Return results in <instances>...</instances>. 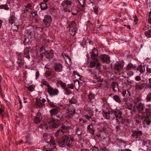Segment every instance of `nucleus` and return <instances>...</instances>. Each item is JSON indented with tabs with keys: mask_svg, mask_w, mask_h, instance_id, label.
Listing matches in <instances>:
<instances>
[{
	"mask_svg": "<svg viewBox=\"0 0 151 151\" xmlns=\"http://www.w3.org/2000/svg\"><path fill=\"white\" fill-rule=\"evenodd\" d=\"M9 23L11 24H14L15 21V17L14 15H11L9 19Z\"/></svg>",
	"mask_w": 151,
	"mask_h": 151,
	"instance_id": "obj_29",
	"label": "nucleus"
},
{
	"mask_svg": "<svg viewBox=\"0 0 151 151\" xmlns=\"http://www.w3.org/2000/svg\"><path fill=\"white\" fill-rule=\"evenodd\" d=\"M144 121L145 122L146 124L147 125H149L150 123V120L148 118H146L144 120Z\"/></svg>",
	"mask_w": 151,
	"mask_h": 151,
	"instance_id": "obj_47",
	"label": "nucleus"
},
{
	"mask_svg": "<svg viewBox=\"0 0 151 151\" xmlns=\"http://www.w3.org/2000/svg\"><path fill=\"white\" fill-rule=\"evenodd\" d=\"M29 38H29V37L24 36L23 40V43L24 44V45H27V43H28L29 41Z\"/></svg>",
	"mask_w": 151,
	"mask_h": 151,
	"instance_id": "obj_37",
	"label": "nucleus"
},
{
	"mask_svg": "<svg viewBox=\"0 0 151 151\" xmlns=\"http://www.w3.org/2000/svg\"><path fill=\"white\" fill-rule=\"evenodd\" d=\"M13 29L14 30L17 31L18 29V27L17 26L14 25L12 27Z\"/></svg>",
	"mask_w": 151,
	"mask_h": 151,
	"instance_id": "obj_54",
	"label": "nucleus"
},
{
	"mask_svg": "<svg viewBox=\"0 0 151 151\" xmlns=\"http://www.w3.org/2000/svg\"><path fill=\"white\" fill-rule=\"evenodd\" d=\"M118 86V84L116 82H113L112 83L111 88L114 91H115L119 90Z\"/></svg>",
	"mask_w": 151,
	"mask_h": 151,
	"instance_id": "obj_25",
	"label": "nucleus"
},
{
	"mask_svg": "<svg viewBox=\"0 0 151 151\" xmlns=\"http://www.w3.org/2000/svg\"><path fill=\"white\" fill-rule=\"evenodd\" d=\"M68 87L71 89H73L74 87V86L73 84H70L68 85Z\"/></svg>",
	"mask_w": 151,
	"mask_h": 151,
	"instance_id": "obj_60",
	"label": "nucleus"
},
{
	"mask_svg": "<svg viewBox=\"0 0 151 151\" xmlns=\"http://www.w3.org/2000/svg\"><path fill=\"white\" fill-rule=\"evenodd\" d=\"M87 128L89 132L92 134H94V130L92 125L90 124L88 126Z\"/></svg>",
	"mask_w": 151,
	"mask_h": 151,
	"instance_id": "obj_28",
	"label": "nucleus"
},
{
	"mask_svg": "<svg viewBox=\"0 0 151 151\" xmlns=\"http://www.w3.org/2000/svg\"><path fill=\"white\" fill-rule=\"evenodd\" d=\"M48 40L43 37L40 38V42L42 44H45L46 42H47Z\"/></svg>",
	"mask_w": 151,
	"mask_h": 151,
	"instance_id": "obj_41",
	"label": "nucleus"
},
{
	"mask_svg": "<svg viewBox=\"0 0 151 151\" xmlns=\"http://www.w3.org/2000/svg\"><path fill=\"white\" fill-rule=\"evenodd\" d=\"M39 73L38 72H37L36 73V79H37L39 76Z\"/></svg>",
	"mask_w": 151,
	"mask_h": 151,
	"instance_id": "obj_61",
	"label": "nucleus"
},
{
	"mask_svg": "<svg viewBox=\"0 0 151 151\" xmlns=\"http://www.w3.org/2000/svg\"><path fill=\"white\" fill-rule=\"evenodd\" d=\"M146 86V83L143 82L138 83L135 85V89L136 91H138L145 88Z\"/></svg>",
	"mask_w": 151,
	"mask_h": 151,
	"instance_id": "obj_14",
	"label": "nucleus"
},
{
	"mask_svg": "<svg viewBox=\"0 0 151 151\" xmlns=\"http://www.w3.org/2000/svg\"><path fill=\"white\" fill-rule=\"evenodd\" d=\"M31 14V16L33 17H34L37 15V12H36L35 11L33 10L32 9L31 10V11H30V12Z\"/></svg>",
	"mask_w": 151,
	"mask_h": 151,
	"instance_id": "obj_42",
	"label": "nucleus"
},
{
	"mask_svg": "<svg viewBox=\"0 0 151 151\" xmlns=\"http://www.w3.org/2000/svg\"><path fill=\"white\" fill-rule=\"evenodd\" d=\"M66 113H68V114L66 116V117L69 119H70L72 116L74 115L75 111L74 109L71 110L70 109H69L68 112H67Z\"/></svg>",
	"mask_w": 151,
	"mask_h": 151,
	"instance_id": "obj_21",
	"label": "nucleus"
},
{
	"mask_svg": "<svg viewBox=\"0 0 151 151\" xmlns=\"http://www.w3.org/2000/svg\"><path fill=\"white\" fill-rule=\"evenodd\" d=\"M72 91L67 88H65V93L67 95H69L71 94Z\"/></svg>",
	"mask_w": 151,
	"mask_h": 151,
	"instance_id": "obj_38",
	"label": "nucleus"
},
{
	"mask_svg": "<svg viewBox=\"0 0 151 151\" xmlns=\"http://www.w3.org/2000/svg\"><path fill=\"white\" fill-rule=\"evenodd\" d=\"M73 2L69 0H65L63 1L61 5L65 11L70 12L72 10V8L68 6L71 5Z\"/></svg>",
	"mask_w": 151,
	"mask_h": 151,
	"instance_id": "obj_6",
	"label": "nucleus"
},
{
	"mask_svg": "<svg viewBox=\"0 0 151 151\" xmlns=\"http://www.w3.org/2000/svg\"><path fill=\"white\" fill-rule=\"evenodd\" d=\"M32 30H28L25 35V37H29L31 38L33 35H32Z\"/></svg>",
	"mask_w": 151,
	"mask_h": 151,
	"instance_id": "obj_31",
	"label": "nucleus"
},
{
	"mask_svg": "<svg viewBox=\"0 0 151 151\" xmlns=\"http://www.w3.org/2000/svg\"><path fill=\"white\" fill-rule=\"evenodd\" d=\"M124 66L123 63L119 62L115 65L114 66V68L115 72L119 73L121 71Z\"/></svg>",
	"mask_w": 151,
	"mask_h": 151,
	"instance_id": "obj_13",
	"label": "nucleus"
},
{
	"mask_svg": "<svg viewBox=\"0 0 151 151\" xmlns=\"http://www.w3.org/2000/svg\"><path fill=\"white\" fill-rule=\"evenodd\" d=\"M32 9V5L31 3H29L23 6L22 15L24 17H26L28 13H29Z\"/></svg>",
	"mask_w": 151,
	"mask_h": 151,
	"instance_id": "obj_5",
	"label": "nucleus"
},
{
	"mask_svg": "<svg viewBox=\"0 0 151 151\" xmlns=\"http://www.w3.org/2000/svg\"><path fill=\"white\" fill-rule=\"evenodd\" d=\"M101 150L102 151H107V150L106 147H102V148H101Z\"/></svg>",
	"mask_w": 151,
	"mask_h": 151,
	"instance_id": "obj_63",
	"label": "nucleus"
},
{
	"mask_svg": "<svg viewBox=\"0 0 151 151\" xmlns=\"http://www.w3.org/2000/svg\"><path fill=\"white\" fill-rule=\"evenodd\" d=\"M59 109V107H57L52 109L50 110V113L52 120L50 122H48L47 124L46 127L47 129L48 130L58 127V124L57 123V121L58 119H57L56 118H59V116L57 115Z\"/></svg>",
	"mask_w": 151,
	"mask_h": 151,
	"instance_id": "obj_2",
	"label": "nucleus"
},
{
	"mask_svg": "<svg viewBox=\"0 0 151 151\" xmlns=\"http://www.w3.org/2000/svg\"><path fill=\"white\" fill-rule=\"evenodd\" d=\"M93 11L96 14L98 13V9L97 7H95L93 8Z\"/></svg>",
	"mask_w": 151,
	"mask_h": 151,
	"instance_id": "obj_51",
	"label": "nucleus"
},
{
	"mask_svg": "<svg viewBox=\"0 0 151 151\" xmlns=\"http://www.w3.org/2000/svg\"><path fill=\"white\" fill-rule=\"evenodd\" d=\"M109 112V109L106 108L104 107L103 109V114H106Z\"/></svg>",
	"mask_w": 151,
	"mask_h": 151,
	"instance_id": "obj_44",
	"label": "nucleus"
},
{
	"mask_svg": "<svg viewBox=\"0 0 151 151\" xmlns=\"http://www.w3.org/2000/svg\"><path fill=\"white\" fill-rule=\"evenodd\" d=\"M69 128V126H66L65 125H63L61 127V129L58 130L55 134V136L56 138L62 137L61 139L58 141L59 145L61 147L67 146L68 147H70L73 146V138L65 134L66 132H68Z\"/></svg>",
	"mask_w": 151,
	"mask_h": 151,
	"instance_id": "obj_1",
	"label": "nucleus"
},
{
	"mask_svg": "<svg viewBox=\"0 0 151 151\" xmlns=\"http://www.w3.org/2000/svg\"><path fill=\"white\" fill-rule=\"evenodd\" d=\"M137 70L140 72V73L139 75H140L141 74L145 72V67L144 65H140L138 67V68L137 69Z\"/></svg>",
	"mask_w": 151,
	"mask_h": 151,
	"instance_id": "obj_26",
	"label": "nucleus"
},
{
	"mask_svg": "<svg viewBox=\"0 0 151 151\" xmlns=\"http://www.w3.org/2000/svg\"><path fill=\"white\" fill-rule=\"evenodd\" d=\"M45 101L46 100L44 99H43L41 100L40 99L37 98L36 99L35 104L38 107L42 108L45 106L44 103Z\"/></svg>",
	"mask_w": 151,
	"mask_h": 151,
	"instance_id": "obj_16",
	"label": "nucleus"
},
{
	"mask_svg": "<svg viewBox=\"0 0 151 151\" xmlns=\"http://www.w3.org/2000/svg\"><path fill=\"white\" fill-rule=\"evenodd\" d=\"M40 8L42 10L46 9L47 8V6L46 3H41L40 4Z\"/></svg>",
	"mask_w": 151,
	"mask_h": 151,
	"instance_id": "obj_32",
	"label": "nucleus"
},
{
	"mask_svg": "<svg viewBox=\"0 0 151 151\" xmlns=\"http://www.w3.org/2000/svg\"><path fill=\"white\" fill-rule=\"evenodd\" d=\"M41 83L42 85H45L47 86V85H49L48 84L47 82L45 81V79H42L41 81Z\"/></svg>",
	"mask_w": 151,
	"mask_h": 151,
	"instance_id": "obj_45",
	"label": "nucleus"
},
{
	"mask_svg": "<svg viewBox=\"0 0 151 151\" xmlns=\"http://www.w3.org/2000/svg\"><path fill=\"white\" fill-rule=\"evenodd\" d=\"M147 71L148 73H151V68H149L147 65L146 67Z\"/></svg>",
	"mask_w": 151,
	"mask_h": 151,
	"instance_id": "obj_59",
	"label": "nucleus"
},
{
	"mask_svg": "<svg viewBox=\"0 0 151 151\" xmlns=\"http://www.w3.org/2000/svg\"><path fill=\"white\" fill-rule=\"evenodd\" d=\"M103 81V80H101L100 81H93V82L94 83H96V82H97V83L96 85V87H99L101 86V82Z\"/></svg>",
	"mask_w": 151,
	"mask_h": 151,
	"instance_id": "obj_35",
	"label": "nucleus"
},
{
	"mask_svg": "<svg viewBox=\"0 0 151 151\" xmlns=\"http://www.w3.org/2000/svg\"><path fill=\"white\" fill-rule=\"evenodd\" d=\"M65 56L67 57L66 60H65L67 61V60L68 59L69 61H70L71 60L70 58L69 57V56L67 54H65Z\"/></svg>",
	"mask_w": 151,
	"mask_h": 151,
	"instance_id": "obj_58",
	"label": "nucleus"
},
{
	"mask_svg": "<svg viewBox=\"0 0 151 151\" xmlns=\"http://www.w3.org/2000/svg\"><path fill=\"white\" fill-rule=\"evenodd\" d=\"M103 115L105 119L108 120L110 119V112L106 114H103Z\"/></svg>",
	"mask_w": 151,
	"mask_h": 151,
	"instance_id": "obj_34",
	"label": "nucleus"
},
{
	"mask_svg": "<svg viewBox=\"0 0 151 151\" xmlns=\"http://www.w3.org/2000/svg\"><path fill=\"white\" fill-rule=\"evenodd\" d=\"M136 67V66L134 65H133L132 63H129L127 65L126 70L127 71L130 70H133Z\"/></svg>",
	"mask_w": 151,
	"mask_h": 151,
	"instance_id": "obj_23",
	"label": "nucleus"
},
{
	"mask_svg": "<svg viewBox=\"0 0 151 151\" xmlns=\"http://www.w3.org/2000/svg\"><path fill=\"white\" fill-rule=\"evenodd\" d=\"M47 90L48 93L51 96L57 95L59 93V91L58 89L52 88L50 85H47Z\"/></svg>",
	"mask_w": 151,
	"mask_h": 151,
	"instance_id": "obj_8",
	"label": "nucleus"
},
{
	"mask_svg": "<svg viewBox=\"0 0 151 151\" xmlns=\"http://www.w3.org/2000/svg\"><path fill=\"white\" fill-rule=\"evenodd\" d=\"M132 137L134 139H140L142 133L140 130H132Z\"/></svg>",
	"mask_w": 151,
	"mask_h": 151,
	"instance_id": "obj_11",
	"label": "nucleus"
},
{
	"mask_svg": "<svg viewBox=\"0 0 151 151\" xmlns=\"http://www.w3.org/2000/svg\"><path fill=\"white\" fill-rule=\"evenodd\" d=\"M76 27H70L69 31L71 35H73L76 33Z\"/></svg>",
	"mask_w": 151,
	"mask_h": 151,
	"instance_id": "obj_30",
	"label": "nucleus"
},
{
	"mask_svg": "<svg viewBox=\"0 0 151 151\" xmlns=\"http://www.w3.org/2000/svg\"><path fill=\"white\" fill-rule=\"evenodd\" d=\"M83 130L82 127L81 125L77 126L76 129V134L78 135L81 134Z\"/></svg>",
	"mask_w": 151,
	"mask_h": 151,
	"instance_id": "obj_22",
	"label": "nucleus"
},
{
	"mask_svg": "<svg viewBox=\"0 0 151 151\" xmlns=\"http://www.w3.org/2000/svg\"><path fill=\"white\" fill-rule=\"evenodd\" d=\"M86 118L89 120H90V119H91V117L88 115H86L85 116Z\"/></svg>",
	"mask_w": 151,
	"mask_h": 151,
	"instance_id": "obj_64",
	"label": "nucleus"
},
{
	"mask_svg": "<svg viewBox=\"0 0 151 151\" xmlns=\"http://www.w3.org/2000/svg\"><path fill=\"white\" fill-rule=\"evenodd\" d=\"M137 108L139 112L143 115H147L148 113L151 111L150 109L148 110L147 109L145 108L144 104L141 103H139Z\"/></svg>",
	"mask_w": 151,
	"mask_h": 151,
	"instance_id": "obj_4",
	"label": "nucleus"
},
{
	"mask_svg": "<svg viewBox=\"0 0 151 151\" xmlns=\"http://www.w3.org/2000/svg\"><path fill=\"white\" fill-rule=\"evenodd\" d=\"M19 108L20 109H21L22 108V101L21 100H20L19 101Z\"/></svg>",
	"mask_w": 151,
	"mask_h": 151,
	"instance_id": "obj_62",
	"label": "nucleus"
},
{
	"mask_svg": "<svg viewBox=\"0 0 151 151\" xmlns=\"http://www.w3.org/2000/svg\"><path fill=\"white\" fill-rule=\"evenodd\" d=\"M43 21L44 24L47 27H50L52 21V18L50 16L46 15L44 17V19Z\"/></svg>",
	"mask_w": 151,
	"mask_h": 151,
	"instance_id": "obj_10",
	"label": "nucleus"
},
{
	"mask_svg": "<svg viewBox=\"0 0 151 151\" xmlns=\"http://www.w3.org/2000/svg\"><path fill=\"white\" fill-rule=\"evenodd\" d=\"M98 53L97 50L95 48L92 50L91 53V59L98 58Z\"/></svg>",
	"mask_w": 151,
	"mask_h": 151,
	"instance_id": "obj_20",
	"label": "nucleus"
},
{
	"mask_svg": "<svg viewBox=\"0 0 151 151\" xmlns=\"http://www.w3.org/2000/svg\"><path fill=\"white\" fill-rule=\"evenodd\" d=\"M91 149L92 151H99L98 148L96 147H92Z\"/></svg>",
	"mask_w": 151,
	"mask_h": 151,
	"instance_id": "obj_55",
	"label": "nucleus"
},
{
	"mask_svg": "<svg viewBox=\"0 0 151 151\" xmlns=\"http://www.w3.org/2000/svg\"><path fill=\"white\" fill-rule=\"evenodd\" d=\"M110 118L112 120H116L117 122L122 123L123 122V118L122 116V113L119 109H112L110 111Z\"/></svg>",
	"mask_w": 151,
	"mask_h": 151,
	"instance_id": "obj_3",
	"label": "nucleus"
},
{
	"mask_svg": "<svg viewBox=\"0 0 151 151\" xmlns=\"http://www.w3.org/2000/svg\"><path fill=\"white\" fill-rule=\"evenodd\" d=\"M42 119L41 114L40 112H38L34 117V121L36 124L40 123Z\"/></svg>",
	"mask_w": 151,
	"mask_h": 151,
	"instance_id": "obj_17",
	"label": "nucleus"
},
{
	"mask_svg": "<svg viewBox=\"0 0 151 151\" xmlns=\"http://www.w3.org/2000/svg\"><path fill=\"white\" fill-rule=\"evenodd\" d=\"M78 3L81 5H83L84 4V0H77Z\"/></svg>",
	"mask_w": 151,
	"mask_h": 151,
	"instance_id": "obj_57",
	"label": "nucleus"
},
{
	"mask_svg": "<svg viewBox=\"0 0 151 151\" xmlns=\"http://www.w3.org/2000/svg\"><path fill=\"white\" fill-rule=\"evenodd\" d=\"M43 137L47 143H49L50 145H53L55 144V141L54 138L52 137L50 134L47 133H44L43 134Z\"/></svg>",
	"mask_w": 151,
	"mask_h": 151,
	"instance_id": "obj_9",
	"label": "nucleus"
},
{
	"mask_svg": "<svg viewBox=\"0 0 151 151\" xmlns=\"http://www.w3.org/2000/svg\"><path fill=\"white\" fill-rule=\"evenodd\" d=\"M60 85H61V87L65 89L66 87V85L65 83L62 81H60Z\"/></svg>",
	"mask_w": 151,
	"mask_h": 151,
	"instance_id": "obj_48",
	"label": "nucleus"
},
{
	"mask_svg": "<svg viewBox=\"0 0 151 151\" xmlns=\"http://www.w3.org/2000/svg\"><path fill=\"white\" fill-rule=\"evenodd\" d=\"M48 103L50 106L51 107H54L55 106L54 103L53 102H51L47 98V99Z\"/></svg>",
	"mask_w": 151,
	"mask_h": 151,
	"instance_id": "obj_40",
	"label": "nucleus"
},
{
	"mask_svg": "<svg viewBox=\"0 0 151 151\" xmlns=\"http://www.w3.org/2000/svg\"><path fill=\"white\" fill-rule=\"evenodd\" d=\"M127 74L129 77H131L133 75L134 73L132 71H129L128 72Z\"/></svg>",
	"mask_w": 151,
	"mask_h": 151,
	"instance_id": "obj_49",
	"label": "nucleus"
},
{
	"mask_svg": "<svg viewBox=\"0 0 151 151\" xmlns=\"http://www.w3.org/2000/svg\"><path fill=\"white\" fill-rule=\"evenodd\" d=\"M23 55L20 53L17 56V63L18 65V67L21 68L24 64V60Z\"/></svg>",
	"mask_w": 151,
	"mask_h": 151,
	"instance_id": "obj_12",
	"label": "nucleus"
},
{
	"mask_svg": "<svg viewBox=\"0 0 151 151\" xmlns=\"http://www.w3.org/2000/svg\"><path fill=\"white\" fill-rule=\"evenodd\" d=\"M76 27V24L75 22H72L70 27Z\"/></svg>",
	"mask_w": 151,
	"mask_h": 151,
	"instance_id": "obj_52",
	"label": "nucleus"
},
{
	"mask_svg": "<svg viewBox=\"0 0 151 151\" xmlns=\"http://www.w3.org/2000/svg\"><path fill=\"white\" fill-rule=\"evenodd\" d=\"M99 58L102 63L106 62L107 63H110V57L107 55H101L99 56Z\"/></svg>",
	"mask_w": 151,
	"mask_h": 151,
	"instance_id": "obj_15",
	"label": "nucleus"
},
{
	"mask_svg": "<svg viewBox=\"0 0 151 151\" xmlns=\"http://www.w3.org/2000/svg\"><path fill=\"white\" fill-rule=\"evenodd\" d=\"M149 17V18L148 20V22L149 23L151 24V11L150 12Z\"/></svg>",
	"mask_w": 151,
	"mask_h": 151,
	"instance_id": "obj_56",
	"label": "nucleus"
},
{
	"mask_svg": "<svg viewBox=\"0 0 151 151\" xmlns=\"http://www.w3.org/2000/svg\"><path fill=\"white\" fill-rule=\"evenodd\" d=\"M70 102L71 104H75L77 102L76 99L72 98L71 100H70Z\"/></svg>",
	"mask_w": 151,
	"mask_h": 151,
	"instance_id": "obj_50",
	"label": "nucleus"
},
{
	"mask_svg": "<svg viewBox=\"0 0 151 151\" xmlns=\"http://www.w3.org/2000/svg\"><path fill=\"white\" fill-rule=\"evenodd\" d=\"M135 80L137 81H140L141 80V78L139 76H137L135 78Z\"/></svg>",
	"mask_w": 151,
	"mask_h": 151,
	"instance_id": "obj_53",
	"label": "nucleus"
},
{
	"mask_svg": "<svg viewBox=\"0 0 151 151\" xmlns=\"http://www.w3.org/2000/svg\"><path fill=\"white\" fill-rule=\"evenodd\" d=\"M28 89L30 91H32L34 90V88L32 86L30 85L27 87Z\"/></svg>",
	"mask_w": 151,
	"mask_h": 151,
	"instance_id": "obj_46",
	"label": "nucleus"
},
{
	"mask_svg": "<svg viewBox=\"0 0 151 151\" xmlns=\"http://www.w3.org/2000/svg\"><path fill=\"white\" fill-rule=\"evenodd\" d=\"M88 101L89 102H91L94 101L95 96L94 94L90 93L88 96Z\"/></svg>",
	"mask_w": 151,
	"mask_h": 151,
	"instance_id": "obj_24",
	"label": "nucleus"
},
{
	"mask_svg": "<svg viewBox=\"0 0 151 151\" xmlns=\"http://www.w3.org/2000/svg\"><path fill=\"white\" fill-rule=\"evenodd\" d=\"M146 100L147 102L151 101V92L147 96Z\"/></svg>",
	"mask_w": 151,
	"mask_h": 151,
	"instance_id": "obj_43",
	"label": "nucleus"
},
{
	"mask_svg": "<svg viewBox=\"0 0 151 151\" xmlns=\"http://www.w3.org/2000/svg\"><path fill=\"white\" fill-rule=\"evenodd\" d=\"M63 66L59 63H55L54 65V68L55 71L61 72L63 70Z\"/></svg>",
	"mask_w": 151,
	"mask_h": 151,
	"instance_id": "obj_18",
	"label": "nucleus"
},
{
	"mask_svg": "<svg viewBox=\"0 0 151 151\" xmlns=\"http://www.w3.org/2000/svg\"><path fill=\"white\" fill-rule=\"evenodd\" d=\"M29 49L28 48H26L24 51V56L25 57L28 59H29L30 57L29 54Z\"/></svg>",
	"mask_w": 151,
	"mask_h": 151,
	"instance_id": "obj_27",
	"label": "nucleus"
},
{
	"mask_svg": "<svg viewBox=\"0 0 151 151\" xmlns=\"http://www.w3.org/2000/svg\"><path fill=\"white\" fill-rule=\"evenodd\" d=\"M44 56L47 58H52L54 56L53 51L52 50H50V51H46L44 53Z\"/></svg>",
	"mask_w": 151,
	"mask_h": 151,
	"instance_id": "obj_19",
	"label": "nucleus"
},
{
	"mask_svg": "<svg viewBox=\"0 0 151 151\" xmlns=\"http://www.w3.org/2000/svg\"><path fill=\"white\" fill-rule=\"evenodd\" d=\"M92 60L89 62V67L91 68H94L96 65V68L100 71L101 68L100 67V64L99 63L98 58L92 59Z\"/></svg>",
	"mask_w": 151,
	"mask_h": 151,
	"instance_id": "obj_7",
	"label": "nucleus"
},
{
	"mask_svg": "<svg viewBox=\"0 0 151 151\" xmlns=\"http://www.w3.org/2000/svg\"><path fill=\"white\" fill-rule=\"evenodd\" d=\"M0 9H4L6 10H8L9 9V7L7 4L1 5L0 6Z\"/></svg>",
	"mask_w": 151,
	"mask_h": 151,
	"instance_id": "obj_36",
	"label": "nucleus"
},
{
	"mask_svg": "<svg viewBox=\"0 0 151 151\" xmlns=\"http://www.w3.org/2000/svg\"><path fill=\"white\" fill-rule=\"evenodd\" d=\"M145 34L146 36L148 37H151V29L145 32Z\"/></svg>",
	"mask_w": 151,
	"mask_h": 151,
	"instance_id": "obj_33",
	"label": "nucleus"
},
{
	"mask_svg": "<svg viewBox=\"0 0 151 151\" xmlns=\"http://www.w3.org/2000/svg\"><path fill=\"white\" fill-rule=\"evenodd\" d=\"M113 98L115 101L118 103L120 102L121 101L120 98L117 95L114 96L113 97Z\"/></svg>",
	"mask_w": 151,
	"mask_h": 151,
	"instance_id": "obj_39",
	"label": "nucleus"
}]
</instances>
